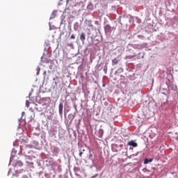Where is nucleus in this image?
I'll return each mask as SVG.
<instances>
[{
    "instance_id": "obj_9",
    "label": "nucleus",
    "mask_w": 178,
    "mask_h": 178,
    "mask_svg": "<svg viewBox=\"0 0 178 178\" xmlns=\"http://www.w3.org/2000/svg\"><path fill=\"white\" fill-rule=\"evenodd\" d=\"M54 89H55V88H58V82H56V81H55L54 82Z\"/></svg>"
},
{
    "instance_id": "obj_10",
    "label": "nucleus",
    "mask_w": 178,
    "mask_h": 178,
    "mask_svg": "<svg viewBox=\"0 0 178 178\" xmlns=\"http://www.w3.org/2000/svg\"><path fill=\"white\" fill-rule=\"evenodd\" d=\"M70 38L71 40H74V38H76V36H74V35H72Z\"/></svg>"
},
{
    "instance_id": "obj_6",
    "label": "nucleus",
    "mask_w": 178,
    "mask_h": 178,
    "mask_svg": "<svg viewBox=\"0 0 178 178\" xmlns=\"http://www.w3.org/2000/svg\"><path fill=\"white\" fill-rule=\"evenodd\" d=\"M149 162H152V159H145V161H144V163L145 165H147V163H149Z\"/></svg>"
},
{
    "instance_id": "obj_12",
    "label": "nucleus",
    "mask_w": 178,
    "mask_h": 178,
    "mask_svg": "<svg viewBox=\"0 0 178 178\" xmlns=\"http://www.w3.org/2000/svg\"><path fill=\"white\" fill-rule=\"evenodd\" d=\"M56 151H59V148L58 147H56Z\"/></svg>"
},
{
    "instance_id": "obj_13",
    "label": "nucleus",
    "mask_w": 178,
    "mask_h": 178,
    "mask_svg": "<svg viewBox=\"0 0 178 178\" xmlns=\"http://www.w3.org/2000/svg\"><path fill=\"white\" fill-rule=\"evenodd\" d=\"M97 175L95 176H92V178L97 177Z\"/></svg>"
},
{
    "instance_id": "obj_14",
    "label": "nucleus",
    "mask_w": 178,
    "mask_h": 178,
    "mask_svg": "<svg viewBox=\"0 0 178 178\" xmlns=\"http://www.w3.org/2000/svg\"><path fill=\"white\" fill-rule=\"evenodd\" d=\"M120 70H121V72H123V70L122 68H120Z\"/></svg>"
},
{
    "instance_id": "obj_2",
    "label": "nucleus",
    "mask_w": 178,
    "mask_h": 178,
    "mask_svg": "<svg viewBox=\"0 0 178 178\" xmlns=\"http://www.w3.org/2000/svg\"><path fill=\"white\" fill-rule=\"evenodd\" d=\"M104 31L106 32V33H111V31H112V27H111V25H106L105 26H104Z\"/></svg>"
},
{
    "instance_id": "obj_3",
    "label": "nucleus",
    "mask_w": 178,
    "mask_h": 178,
    "mask_svg": "<svg viewBox=\"0 0 178 178\" xmlns=\"http://www.w3.org/2000/svg\"><path fill=\"white\" fill-rule=\"evenodd\" d=\"M127 145H130L131 147H136L138 145L134 140H131V141L128 142Z\"/></svg>"
},
{
    "instance_id": "obj_8",
    "label": "nucleus",
    "mask_w": 178,
    "mask_h": 178,
    "mask_svg": "<svg viewBox=\"0 0 178 178\" xmlns=\"http://www.w3.org/2000/svg\"><path fill=\"white\" fill-rule=\"evenodd\" d=\"M84 151H86L85 149H82L79 152V156H83V154H84Z\"/></svg>"
},
{
    "instance_id": "obj_11",
    "label": "nucleus",
    "mask_w": 178,
    "mask_h": 178,
    "mask_svg": "<svg viewBox=\"0 0 178 178\" xmlns=\"http://www.w3.org/2000/svg\"><path fill=\"white\" fill-rule=\"evenodd\" d=\"M89 158H92V154H90L89 155Z\"/></svg>"
},
{
    "instance_id": "obj_4",
    "label": "nucleus",
    "mask_w": 178,
    "mask_h": 178,
    "mask_svg": "<svg viewBox=\"0 0 178 178\" xmlns=\"http://www.w3.org/2000/svg\"><path fill=\"white\" fill-rule=\"evenodd\" d=\"M80 40L82 41V42H84L86 41V33H82L80 35Z\"/></svg>"
},
{
    "instance_id": "obj_5",
    "label": "nucleus",
    "mask_w": 178,
    "mask_h": 178,
    "mask_svg": "<svg viewBox=\"0 0 178 178\" xmlns=\"http://www.w3.org/2000/svg\"><path fill=\"white\" fill-rule=\"evenodd\" d=\"M112 63L113 65H118V63H119V60H118V58H115L112 60Z\"/></svg>"
},
{
    "instance_id": "obj_7",
    "label": "nucleus",
    "mask_w": 178,
    "mask_h": 178,
    "mask_svg": "<svg viewBox=\"0 0 178 178\" xmlns=\"http://www.w3.org/2000/svg\"><path fill=\"white\" fill-rule=\"evenodd\" d=\"M17 166H22L23 165V163L20 161H18L16 162Z\"/></svg>"
},
{
    "instance_id": "obj_1",
    "label": "nucleus",
    "mask_w": 178,
    "mask_h": 178,
    "mask_svg": "<svg viewBox=\"0 0 178 178\" xmlns=\"http://www.w3.org/2000/svg\"><path fill=\"white\" fill-rule=\"evenodd\" d=\"M58 112L60 115H63V103H60L58 105Z\"/></svg>"
}]
</instances>
